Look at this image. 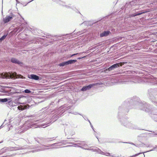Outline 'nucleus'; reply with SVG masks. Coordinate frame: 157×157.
<instances>
[{"instance_id": "obj_6", "label": "nucleus", "mask_w": 157, "mask_h": 157, "mask_svg": "<svg viewBox=\"0 0 157 157\" xmlns=\"http://www.w3.org/2000/svg\"><path fill=\"white\" fill-rule=\"evenodd\" d=\"M147 95L151 99H153L157 95V88H150L148 90Z\"/></svg>"}, {"instance_id": "obj_17", "label": "nucleus", "mask_w": 157, "mask_h": 157, "mask_svg": "<svg viewBox=\"0 0 157 157\" xmlns=\"http://www.w3.org/2000/svg\"><path fill=\"white\" fill-rule=\"evenodd\" d=\"M11 61L13 63L17 64L18 65H20L22 64V63L18 60L17 59L14 58H12L11 59Z\"/></svg>"}, {"instance_id": "obj_50", "label": "nucleus", "mask_w": 157, "mask_h": 157, "mask_svg": "<svg viewBox=\"0 0 157 157\" xmlns=\"http://www.w3.org/2000/svg\"><path fill=\"white\" fill-rule=\"evenodd\" d=\"M73 106V105H69V109H71V108H72Z\"/></svg>"}, {"instance_id": "obj_32", "label": "nucleus", "mask_w": 157, "mask_h": 157, "mask_svg": "<svg viewBox=\"0 0 157 157\" xmlns=\"http://www.w3.org/2000/svg\"><path fill=\"white\" fill-rule=\"evenodd\" d=\"M75 36V33H74L73 34L72 33H69V39H70L71 38H72L73 37H74Z\"/></svg>"}, {"instance_id": "obj_55", "label": "nucleus", "mask_w": 157, "mask_h": 157, "mask_svg": "<svg viewBox=\"0 0 157 157\" xmlns=\"http://www.w3.org/2000/svg\"><path fill=\"white\" fill-rule=\"evenodd\" d=\"M87 121H88L89 122L90 124V123H91V122H90V120L88 118H87Z\"/></svg>"}, {"instance_id": "obj_27", "label": "nucleus", "mask_w": 157, "mask_h": 157, "mask_svg": "<svg viewBox=\"0 0 157 157\" xmlns=\"http://www.w3.org/2000/svg\"><path fill=\"white\" fill-rule=\"evenodd\" d=\"M19 28H18V27H17L16 28H15L12 31V32L14 34H16V32H17V31H18V30L19 29Z\"/></svg>"}, {"instance_id": "obj_24", "label": "nucleus", "mask_w": 157, "mask_h": 157, "mask_svg": "<svg viewBox=\"0 0 157 157\" xmlns=\"http://www.w3.org/2000/svg\"><path fill=\"white\" fill-rule=\"evenodd\" d=\"M74 57L75 58L74 59H69V64L74 63L77 62V60L75 59V57Z\"/></svg>"}, {"instance_id": "obj_30", "label": "nucleus", "mask_w": 157, "mask_h": 157, "mask_svg": "<svg viewBox=\"0 0 157 157\" xmlns=\"http://www.w3.org/2000/svg\"><path fill=\"white\" fill-rule=\"evenodd\" d=\"M49 149V148H46V149H44L43 148H41V149H40L33 150L32 151V152H37L38 151H43L44 150H45L46 149Z\"/></svg>"}, {"instance_id": "obj_29", "label": "nucleus", "mask_w": 157, "mask_h": 157, "mask_svg": "<svg viewBox=\"0 0 157 157\" xmlns=\"http://www.w3.org/2000/svg\"><path fill=\"white\" fill-rule=\"evenodd\" d=\"M97 147H94V148H85V150H90V151H97V149H96V148Z\"/></svg>"}, {"instance_id": "obj_16", "label": "nucleus", "mask_w": 157, "mask_h": 157, "mask_svg": "<svg viewBox=\"0 0 157 157\" xmlns=\"http://www.w3.org/2000/svg\"><path fill=\"white\" fill-rule=\"evenodd\" d=\"M80 55V53H74V54H69V58H70L71 57H75V59H80L82 58H83V57H78V56H79Z\"/></svg>"}, {"instance_id": "obj_26", "label": "nucleus", "mask_w": 157, "mask_h": 157, "mask_svg": "<svg viewBox=\"0 0 157 157\" xmlns=\"http://www.w3.org/2000/svg\"><path fill=\"white\" fill-rule=\"evenodd\" d=\"M23 92L27 94H32L33 92L29 90L26 89Z\"/></svg>"}, {"instance_id": "obj_60", "label": "nucleus", "mask_w": 157, "mask_h": 157, "mask_svg": "<svg viewBox=\"0 0 157 157\" xmlns=\"http://www.w3.org/2000/svg\"><path fill=\"white\" fill-rule=\"evenodd\" d=\"M142 156H143V157H145V155L143 154V155H142Z\"/></svg>"}, {"instance_id": "obj_49", "label": "nucleus", "mask_w": 157, "mask_h": 157, "mask_svg": "<svg viewBox=\"0 0 157 157\" xmlns=\"http://www.w3.org/2000/svg\"><path fill=\"white\" fill-rule=\"evenodd\" d=\"M23 97L22 96V95H20V96L19 97V98H18V99H20V98H21V97Z\"/></svg>"}, {"instance_id": "obj_64", "label": "nucleus", "mask_w": 157, "mask_h": 157, "mask_svg": "<svg viewBox=\"0 0 157 157\" xmlns=\"http://www.w3.org/2000/svg\"><path fill=\"white\" fill-rule=\"evenodd\" d=\"M136 10L135 9V10H133V11H135L136 12Z\"/></svg>"}, {"instance_id": "obj_13", "label": "nucleus", "mask_w": 157, "mask_h": 157, "mask_svg": "<svg viewBox=\"0 0 157 157\" xmlns=\"http://www.w3.org/2000/svg\"><path fill=\"white\" fill-rule=\"evenodd\" d=\"M111 34V32L109 30H105L102 31L100 33V36L101 37L107 36Z\"/></svg>"}, {"instance_id": "obj_56", "label": "nucleus", "mask_w": 157, "mask_h": 157, "mask_svg": "<svg viewBox=\"0 0 157 157\" xmlns=\"http://www.w3.org/2000/svg\"><path fill=\"white\" fill-rule=\"evenodd\" d=\"M16 1L17 3H19V2L18 1V0H16Z\"/></svg>"}, {"instance_id": "obj_8", "label": "nucleus", "mask_w": 157, "mask_h": 157, "mask_svg": "<svg viewBox=\"0 0 157 157\" xmlns=\"http://www.w3.org/2000/svg\"><path fill=\"white\" fill-rule=\"evenodd\" d=\"M125 62H121L113 64L107 69L109 71H111L124 64Z\"/></svg>"}, {"instance_id": "obj_63", "label": "nucleus", "mask_w": 157, "mask_h": 157, "mask_svg": "<svg viewBox=\"0 0 157 157\" xmlns=\"http://www.w3.org/2000/svg\"><path fill=\"white\" fill-rule=\"evenodd\" d=\"M155 147V148H157V145H156Z\"/></svg>"}, {"instance_id": "obj_20", "label": "nucleus", "mask_w": 157, "mask_h": 157, "mask_svg": "<svg viewBox=\"0 0 157 157\" xmlns=\"http://www.w3.org/2000/svg\"><path fill=\"white\" fill-rule=\"evenodd\" d=\"M124 64H126V66L127 67H133L134 66H135V63L132 62H127Z\"/></svg>"}, {"instance_id": "obj_15", "label": "nucleus", "mask_w": 157, "mask_h": 157, "mask_svg": "<svg viewBox=\"0 0 157 157\" xmlns=\"http://www.w3.org/2000/svg\"><path fill=\"white\" fill-rule=\"evenodd\" d=\"M52 1L56 2V3L59 4L60 5H62L65 7L67 8H68V6L65 5V3L60 0H52Z\"/></svg>"}, {"instance_id": "obj_57", "label": "nucleus", "mask_w": 157, "mask_h": 157, "mask_svg": "<svg viewBox=\"0 0 157 157\" xmlns=\"http://www.w3.org/2000/svg\"><path fill=\"white\" fill-rule=\"evenodd\" d=\"M79 33H78V34H77L79 35L80 34H82V33H81V32H79Z\"/></svg>"}, {"instance_id": "obj_21", "label": "nucleus", "mask_w": 157, "mask_h": 157, "mask_svg": "<svg viewBox=\"0 0 157 157\" xmlns=\"http://www.w3.org/2000/svg\"><path fill=\"white\" fill-rule=\"evenodd\" d=\"M8 101V100L6 98H0V102H1L4 103L5 102H7L6 103V104H7V103L10 104L11 102L10 101Z\"/></svg>"}, {"instance_id": "obj_19", "label": "nucleus", "mask_w": 157, "mask_h": 157, "mask_svg": "<svg viewBox=\"0 0 157 157\" xmlns=\"http://www.w3.org/2000/svg\"><path fill=\"white\" fill-rule=\"evenodd\" d=\"M66 143V141H63L62 142L57 143L58 144L56 145V147H59L62 146L63 145H64ZM58 148V147H52V148Z\"/></svg>"}, {"instance_id": "obj_45", "label": "nucleus", "mask_w": 157, "mask_h": 157, "mask_svg": "<svg viewBox=\"0 0 157 157\" xmlns=\"http://www.w3.org/2000/svg\"><path fill=\"white\" fill-rule=\"evenodd\" d=\"M155 147H153V148L152 149H151L149 151H148L147 152H149V151H154L155 150Z\"/></svg>"}, {"instance_id": "obj_2", "label": "nucleus", "mask_w": 157, "mask_h": 157, "mask_svg": "<svg viewBox=\"0 0 157 157\" xmlns=\"http://www.w3.org/2000/svg\"><path fill=\"white\" fill-rule=\"evenodd\" d=\"M52 120L51 119H50L49 118L47 117L43 120H39L36 121H27L24 124V126L26 127V126H27V128H26V130L30 128H36L37 125L36 124L37 123L40 122H44V123L43 124L42 126H44L46 125L45 127L46 126H48L49 124L52 122Z\"/></svg>"}, {"instance_id": "obj_42", "label": "nucleus", "mask_w": 157, "mask_h": 157, "mask_svg": "<svg viewBox=\"0 0 157 157\" xmlns=\"http://www.w3.org/2000/svg\"><path fill=\"white\" fill-rule=\"evenodd\" d=\"M83 24H86L88 26L89 25V24L88 23V22H86V21H85L84 22H83V23H82Z\"/></svg>"}, {"instance_id": "obj_44", "label": "nucleus", "mask_w": 157, "mask_h": 157, "mask_svg": "<svg viewBox=\"0 0 157 157\" xmlns=\"http://www.w3.org/2000/svg\"><path fill=\"white\" fill-rule=\"evenodd\" d=\"M90 126H91V128H92V129L94 131V132H95V131H94V127H93V125H92V124H91V123H90Z\"/></svg>"}, {"instance_id": "obj_43", "label": "nucleus", "mask_w": 157, "mask_h": 157, "mask_svg": "<svg viewBox=\"0 0 157 157\" xmlns=\"http://www.w3.org/2000/svg\"><path fill=\"white\" fill-rule=\"evenodd\" d=\"M69 104L71 103V104H73L75 103V102H74L73 101H72V100H71L70 99H69Z\"/></svg>"}, {"instance_id": "obj_52", "label": "nucleus", "mask_w": 157, "mask_h": 157, "mask_svg": "<svg viewBox=\"0 0 157 157\" xmlns=\"http://www.w3.org/2000/svg\"><path fill=\"white\" fill-rule=\"evenodd\" d=\"M3 40L1 39V38H0V43H1L2 41Z\"/></svg>"}, {"instance_id": "obj_33", "label": "nucleus", "mask_w": 157, "mask_h": 157, "mask_svg": "<svg viewBox=\"0 0 157 157\" xmlns=\"http://www.w3.org/2000/svg\"><path fill=\"white\" fill-rule=\"evenodd\" d=\"M70 9V10H73L75 11L76 12L78 11L76 9V8L75 7H71L69 6V9Z\"/></svg>"}, {"instance_id": "obj_25", "label": "nucleus", "mask_w": 157, "mask_h": 157, "mask_svg": "<svg viewBox=\"0 0 157 157\" xmlns=\"http://www.w3.org/2000/svg\"><path fill=\"white\" fill-rule=\"evenodd\" d=\"M96 149H97L96 152H98V153L102 154V155H104L105 153L103 152L102 151H101L100 149H99L98 147H96Z\"/></svg>"}, {"instance_id": "obj_38", "label": "nucleus", "mask_w": 157, "mask_h": 157, "mask_svg": "<svg viewBox=\"0 0 157 157\" xmlns=\"http://www.w3.org/2000/svg\"><path fill=\"white\" fill-rule=\"evenodd\" d=\"M18 27V28H19L18 33L20 32L22 30H23L24 29V28L23 27Z\"/></svg>"}, {"instance_id": "obj_62", "label": "nucleus", "mask_w": 157, "mask_h": 157, "mask_svg": "<svg viewBox=\"0 0 157 157\" xmlns=\"http://www.w3.org/2000/svg\"><path fill=\"white\" fill-rule=\"evenodd\" d=\"M96 137L97 138V139H98V141H99V140H98V137H97L96 136Z\"/></svg>"}, {"instance_id": "obj_46", "label": "nucleus", "mask_w": 157, "mask_h": 157, "mask_svg": "<svg viewBox=\"0 0 157 157\" xmlns=\"http://www.w3.org/2000/svg\"><path fill=\"white\" fill-rule=\"evenodd\" d=\"M129 143L131 144H132V145H135V146H137V147L138 146V144H137V145H135L134 143Z\"/></svg>"}, {"instance_id": "obj_61", "label": "nucleus", "mask_w": 157, "mask_h": 157, "mask_svg": "<svg viewBox=\"0 0 157 157\" xmlns=\"http://www.w3.org/2000/svg\"><path fill=\"white\" fill-rule=\"evenodd\" d=\"M3 124L1 125V126L0 127V128L2 127Z\"/></svg>"}, {"instance_id": "obj_18", "label": "nucleus", "mask_w": 157, "mask_h": 157, "mask_svg": "<svg viewBox=\"0 0 157 157\" xmlns=\"http://www.w3.org/2000/svg\"><path fill=\"white\" fill-rule=\"evenodd\" d=\"M69 113L73 114L74 115L79 114V115L82 116V117H83V118L86 121H87V118H88L87 117H86V116H83L81 114L78 113L75 111H74L73 110H69Z\"/></svg>"}, {"instance_id": "obj_54", "label": "nucleus", "mask_w": 157, "mask_h": 157, "mask_svg": "<svg viewBox=\"0 0 157 157\" xmlns=\"http://www.w3.org/2000/svg\"><path fill=\"white\" fill-rule=\"evenodd\" d=\"M66 130H67V128H65V129H64V132H65L66 134Z\"/></svg>"}, {"instance_id": "obj_23", "label": "nucleus", "mask_w": 157, "mask_h": 157, "mask_svg": "<svg viewBox=\"0 0 157 157\" xmlns=\"http://www.w3.org/2000/svg\"><path fill=\"white\" fill-rule=\"evenodd\" d=\"M150 116L154 121H157V114H153L152 113H151Z\"/></svg>"}, {"instance_id": "obj_5", "label": "nucleus", "mask_w": 157, "mask_h": 157, "mask_svg": "<svg viewBox=\"0 0 157 157\" xmlns=\"http://www.w3.org/2000/svg\"><path fill=\"white\" fill-rule=\"evenodd\" d=\"M135 2L133 1H132L128 3H126L125 5L122 6L121 9L123 10L124 13H127L130 12V10L132 9V6L135 5Z\"/></svg>"}, {"instance_id": "obj_14", "label": "nucleus", "mask_w": 157, "mask_h": 157, "mask_svg": "<svg viewBox=\"0 0 157 157\" xmlns=\"http://www.w3.org/2000/svg\"><path fill=\"white\" fill-rule=\"evenodd\" d=\"M34 139L35 141H37L38 143L42 144H45V138L42 137L35 138Z\"/></svg>"}, {"instance_id": "obj_34", "label": "nucleus", "mask_w": 157, "mask_h": 157, "mask_svg": "<svg viewBox=\"0 0 157 157\" xmlns=\"http://www.w3.org/2000/svg\"><path fill=\"white\" fill-rule=\"evenodd\" d=\"M114 13H111L110 14H109L107 16H106L105 17H107V18H109V17H110V18H111L113 16L114 14Z\"/></svg>"}, {"instance_id": "obj_4", "label": "nucleus", "mask_w": 157, "mask_h": 157, "mask_svg": "<svg viewBox=\"0 0 157 157\" xmlns=\"http://www.w3.org/2000/svg\"><path fill=\"white\" fill-rule=\"evenodd\" d=\"M71 139L72 138H69V141L71 140L70 139ZM75 142L78 143L72 144L69 142V147L72 146L78 147H80L83 149H85V148H84V147H87L88 146V145L86 144V142L84 141L79 140L75 141Z\"/></svg>"}, {"instance_id": "obj_47", "label": "nucleus", "mask_w": 157, "mask_h": 157, "mask_svg": "<svg viewBox=\"0 0 157 157\" xmlns=\"http://www.w3.org/2000/svg\"><path fill=\"white\" fill-rule=\"evenodd\" d=\"M154 104L156 106H157V102L156 101H153V102Z\"/></svg>"}, {"instance_id": "obj_9", "label": "nucleus", "mask_w": 157, "mask_h": 157, "mask_svg": "<svg viewBox=\"0 0 157 157\" xmlns=\"http://www.w3.org/2000/svg\"><path fill=\"white\" fill-rule=\"evenodd\" d=\"M100 85V83L98 82L90 84L88 85L83 86L80 90L82 91H85L90 89L95 86H98Z\"/></svg>"}, {"instance_id": "obj_53", "label": "nucleus", "mask_w": 157, "mask_h": 157, "mask_svg": "<svg viewBox=\"0 0 157 157\" xmlns=\"http://www.w3.org/2000/svg\"><path fill=\"white\" fill-rule=\"evenodd\" d=\"M72 41L71 40H69V44L72 43Z\"/></svg>"}, {"instance_id": "obj_40", "label": "nucleus", "mask_w": 157, "mask_h": 157, "mask_svg": "<svg viewBox=\"0 0 157 157\" xmlns=\"http://www.w3.org/2000/svg\"><path fill=\"white\" fill-rule=\"evenodd\" d=\"M52 36L51 35H46V36H44V37H45L47 38L51 39V37H52Z\"/></svg>"}, {"instance_id": "obj_41", "label": "nucleus", "mask_w": 157, "mask_h": 157, "mask_svg": "<svg viewBox=\"0 0 157 157\" xmlns=\"http://www.w3.org/2000/svg\"><path fill=\"white\" fill-rule=\"evenodd\" d=\"M45 144L47 142H48L49 141H50V140H49V139L48 138H47V139L45 138Z\"/></svg>"}, {"instance_id": "obj_28", "label": "nucleus", "mask_w": 157, "mask_h": 157, "mask_svg": "<svg viewBox=\"0 0 157 157\" xmlns=\"http://www.w3.org/2000/svg\"><path fill=\"white\" fill-rule=\"evenodd\" d=\"M57 144H58V143H54L53 144H52L51 145H50L47 146V145H43L42 146L44 147H49L50 146H51V147L56 146V145Z\"/></svg>"}, {"instance_id": "obj_11", "label": "nucleus", "mask_w": 157, "mask_h": 157, "mask_svg": "<svg viewBox=\"0 0 157 157\" xmlns=\"http://www.w3.org/2000/svg\"><path fill=\"white\" fill-rule=\"evenodd\" d=\"M147 12V11H144V10H141L134 13H130L129 14V16L130 17H135L137 16L140 15Z\"/></svg>"}, {"instance_id": "obj_37", "label": "nucleus", "mask_w": 157, "mask_h": 157, "mask_svg": "<svg viewBox=\"0 0 157 157\" xmlns=\"http://www.w3.org/2000/svg\"><path fill=\"white\" fill-rule=\"evenodd\" d=\"M63 113V112L62 113V114H57L56 115V116L54 117V118L55 117H56V118H59V117H60V116H61L62 115V114Z\"/></svg>"}, {"instance_id": "obj_3", "label": "nucleus", "mask_w": 157, "mask_h": 157, "mask_svg": "<svg viewBox=\"0 0 157 157\" xmlns=\"http://www.w3.org/2000/svg\"><path fill=\"white\" fill-rule=\"evenodd\" d=\"M124 78V82H130L132 83H140L143 80L139 76H125L123 77Z\"/></svg>"}, {"instance_id": "obj_39", "label": "nucleus", "mask_w": 157, "mask_h": 157, "mask_svg": "<svg viewBox=\"0 0 157 157\" xmlns=\"http://www.w3.org/2000/svg\"><path fill=\"white\" fill-rule=\"evenodd\" d=\"M101 22L100 21H98L97 22L94 23L92 24V25H93V26L95 25H97L98 24H100Z\"/></svg>"}, {"instance_id": "obj_31", "label": "nucleus", "mask_w": 157, "mask_h": 157, "mask_svg": "<svg viewBox=\"0 0 157 157\" xmlns=\"http://www.w3.org/2000/svg\"><path fill=\"white\" fill-rule=\"evenodd\" d=\"M8 34V33H5L4 35L3 36L1 37V39L4 40Z\"/></svg>"}, {"instance_id": "obj_35", "label": "nucleus", "mask_w": 157, "mask_h": 157, "mask_svg": "<svg viewBox=\"0 0 157 157\" xmlns=\"http://www.w3.org/2000/svg\"><path fill=\"white\" fill-rule=\"evenodd\" d=\"M143 153V152H140L139 153L136 154L135 155H133L132 156H130L129 157H136V156L139 155H140V154H142Z\"/></svg>"}, {"instance_id": "obj_12", "label": "nucleus", "mask_w": 157, "mask_h": 157, "mask_svg": "<svg viewBox=\"0 0 157 157\" xmlns=\"http://www.w3.org/2000/svg\"><path fill=\"white\" fill-rule=\"evenodd\" d=\"M28 77L30 79L35 80H40L41 79V78L35 74L28 75Z\"/></svg>"}, {"instance_id": "obj_58", "label": "nucleus", "mask_w": 157, "mask_h": 157, "mask_svg": "<svg viewBox=\"0 0 157 157\" xmlns=\"http://www.w3.org/2000/svg\"><path fill=\"white\" fill-rule=\"evenodd\" d=\"M107 154L108 155H110V153H109V152H107Z\"/></svg>"}, {"instance_id": "obj_48", "label": "nucleus", "mask_w": 157, "mask_h": 157, "mask_svg": "<svg viewBox=\"0 0 157 157\" xmlns=\"http://www.w3.org/2000/svg\"><path fill=\"white\" fill-rule=\"evenodd\" d=\"M23 149V148H22V147H17V150H21V149Z\"/></svg>"}, {"instance_id": "obj_1", "label": "nucleus", "mask_w": 157, "mask_h": 157, "mask_svg": "<svg viewBox=\"0 0 157 157\" xmlns=\"http://www.w3.org/2000/svg\"><path fill=\"white\" fill-rule=\"evenodd\" d=\"M147 112H152L155 110L154 107L145 101H140L138 98L128 99L126 100L119 108L118 118L122 125L129 128L142 130L141 128L133 124L127 120L126 115L129 109L138 108Z\"/></svg>"}, {"instance_id": "obj_36", "label": "nucleus", "mask_w": 157, "mask_h": 157, "mask_svg": "<svg viewBox=\"0 0 157 157\" xmlns=\"http://www.w3.org/2000/svg\"><path fill=\"white\" fill-rule=\"evenodd\" d=\"M18 109L20 110H23L24 109V108L22 106H18L17 107Z\"/></svg>"}, {"instance_id": "obj_22", "label": "nucleus", "mask_w": 157, "mask_h": 157, "mask_svg": "<svg viewBox=\"0 0 157 157\" xmlns=\"http://www.w3.org/2000/svg\"><path fill=\"white\" fill-rule=\"evenodd\" d=\"M69 64V60H67L66 61L63 62L61 63H60L59 64V66L60 67H62L66 66Z\"/></svg>"}, {"instance_id": "obj_51", "label": "nucleus", "mask_w": 157, "mask_h": 157, "mask_svg": "<svg viewBox=\"0 0 157 157\" xmlns=\"http://www.w3.org/2000/svg\"><path fill=\"white\" fill-rule=\"evenodd\" d=\"M33 0H32L31 1H29V2H28V3H27V4L26 5H25V6H26V5L28 4L30 2H31L33 1Z\"/></svg>"}, {"instance_id": "obj_59", "label": "nucleus", "mask_w": 157, "mask_h": 157, "mask_svg": "<svg viewBox=\"0 0 157 157\" xmlns=\"http://www.w3.org/2000/svg\"><path fill=\"white\" fill-rule=\"evenodd\" d=\"M68 146V145H67V146H63V147H67Z\"/></svg>"}, {"instance_id": "obj_7", "label": "nucleus", "mask_w": 157, "mask_h": 157, "mask_svg": "<svg viewBox=\"0 0 157 157\" xmlns=\"http://www.w3.org/2000/svg\"><path fill=\"white\" fill-rule=\"evenodd\" d=\"M144 81L149 85H157V78L153 77L145 79Z\"/></svg>"}, {"instance_id": "obj_10", "label": "nucleus", "mask_w": 157, "mask_h": 157, "mask_svg": "<svg viewBox=\"0 0 157 157\" xmlns=\"http://www.w3.org/2000/svg\"><path fill=\"white\" fill-rule=\"evenodd\" d=\"M15 16V15L13 13H11L9 15H7L5 18H4L3 21L5 23H7L11 21Z\"/></svg>"}]
</instances>
